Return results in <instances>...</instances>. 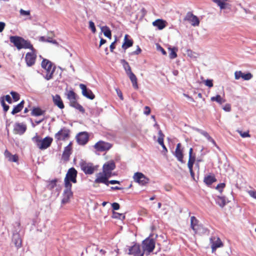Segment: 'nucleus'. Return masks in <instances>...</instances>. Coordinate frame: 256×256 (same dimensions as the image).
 <instances>
[{
    "label": "nucleus",
    "mask_w": 256,
    "mask_h": 256,
    "mask_svg": "<svg viewBox=\"0 0 256 256\" xmlns=\"http://www.w3.org/2000/svg\"><path fill=\"white\" fill-rule=\"evenodd\" d=\"M24 100H22L20 104H17L16 106H15L14 108L11 112L12 114H15L20 112L24 108Z\"/></svg>",
    "instance_id": "nucleus-32"
},
{
    "label": "nucleus",
    "mask_w": 256,
    "mask_h": 256,
    "mask_svg": "<svg viewBox=\"0 0 256 256\" xmlns=\"http://www.w3.org/2000/svg\"><path fill=\"white\" fill-rule=\"evenodd\" d=\"M112 146V144L107 142L100 140L94 146V148L99 152L108 150Z\"/></svg>",
    "instance_id": "nucleus-10"
},
{
    "label": "nucleus",
    "mask_w": 256,
    "mask_h": 256,
    "mask_svg": "<svg viewBox=\"0 0 256 256\" xmlns=\"http://www.w3.org/2000/svg\"><path fill=\"white\" fill-rule=\"evenodd\" d=\"M71 150L68 148H65L62 153V158L65 160H69L70 156L71 154Z\"/></svg>",
    "instance_id": "nucleus-39"
},
{
    "label": "nucleus",
    "mask_w": 256,
    "mask_h": 256,
    "mask_svg": "<svg viewBox=\"0 0 256 256\" xmlns=\"http://www.w3.org/2000/svg\"><path fill=\"white\" fill-rule=\"evenodd\" d=\"M164 136L162 134V130H159L158 138V142L160 145H163V144L164 143Z\"/></svg>",
    "instance_id": "nucleus-42"
},
{
    "label": "nucleus",
    "mask_w": 256,
    "mask_h": 256,
    "mask_svg": "<svg viewBox=\"0 0 256 256\" xmlns=\"http://www.w3.org/2000/svg\"><path fill=\"white\" fill-rule=\"evenodd\" d=\"M200 132L202 135H203L204 136H205L208 141L212 142V144L218 148V146H217L214 140L209 135V134L206 132L201 130Z\"/></svg>",
    "instance_id": "nucleus-37"
},
{
    "label": "nucleus",
    "mask_w": 256,
    "mask_h": 256,
    "mask_svg": "<svg viewBox=\"0 0 256 256\" xmlns=\"http://www.w3.org/2000/svg\"><path fill=\"white\" fill-rule=\"evenodd\" d=\"M161 51V52H162V54H164V55H166V51L161 46H159V48H158Z\"/></svg>",
    "instance_id": "nucleus-63"
},
{
    "label": "nucleus",
    "mask_w": 256,
    "mask_h": 256,
    "mask_svg": "<svg viewBox=\"0 0 256 256\" xmlns=\"http://www.w3.org/2000/svg\"><path fill=\"white\" fill-rule=\"evenodd\" d=\"M238 132L242 138H250V136L249 134L248 131L246 132H242L241 130H238Z\"/></svg>",
    "instance_id": "nucleus-47"
},
{
    "label": "nucleus",
    "mask_w": 256,
    "mask_h": 256,
    "mask_svg": "<svg viewBox=\"0 0 256 256\" xmlns=\"http://www.w3.org/2000/svg\"><path fill=\"white\" fill-rule=\"evenodd\" d=\"M234 78L236 80H238L242 78L244 80H248L252 78V75L250 72L244 74L241 71H236L234 72Z\"/></svg>",
    "instance_id": "nucleus-23"
},
{
    "label": "nucleus",
    "mask_w": 256,
    "mask_h": 256,
    "mask_svg": "<svg viewBox=\"0 0 256 256\" xmlns=\"http://www.w3.org/2000/svg\"><path fill=\"white\" fill-rule=\"evenodd\" d=\"M174 156L178 161H180L182 163L184 162L183 152L182 150L181 149V144L180 143L176 145V147L174 152Z\"/></svg>",
    "instance_id": "nucleus-24"
},
{
    "label": "nucleus",
    "mask_w": 256,
    "mask_h": 256,
    "mask_svg": "<svg viewBox=\"0 0 256 256\" xmlns=\"http://www.w3.org/2000/svg\"><path fill=\"white\" fill-rule=\"evenodd\" d=\"M223 109L226 111V112H230L231 110V106L229 104H226L224 107L223 108Z\"/></svg>",
    "instance_id": "nucleus-57"
},
{
    "label": "nucleus",
    "mask_w": 256,
    "mask_h": 256,
    "mask_svg": "<svg viewBox=\"0 0 256 256\" xmlns=\"http://www.w3.org/2000/svg\"><path fill=\"white\" fill-rule=\"evenodd\" d=\"M104 35L110 39L112 38V32L110 28L107 26H102L101 28Z\"/></svg>",
    "instance_id": "nucleus-38"
},
{
    "label": "nucleus",
    "mask_w": 256,
    "mask_h": 256,
    "mask_svg": "<svg viewBox=\"0 0 256 256\" xmlns=\"http://www.w3.org/2000/svg\"><path fill=\"white\" fill-rule=\"evenodd\" d=\"M57 180L56 179L52 180L49 182L48 185V188L50 190L53 189L56 186Z\"/></svg>",
    "instance_id": "nucleus-44"
},
{
    "label": "nucleus",
    "mask_w": 256,
    "mask_h": 256,
    "mask_svg": "<svg viewBox=\"0 0 256 256\" xmlns=\"http://www.w3.org/2000/svg\"><path fill=\"white\" fill-rule=\"evenodd\" d=\"M134 180L141 186H145L150 182V179L146 177L142 173L136 172L133 176Z\"/></svg>",
    "instance_id": "nucleus-9"
},
{
    "label": "nucleus",
    "mask_w": 256,
    "mask_h": 256,
    "mask_svg": "<svg viewBox=\"0 0 256 256\" xmlns=\"http://www.w3.org/2000/svg\"><path fill=\"white\" fill-rule=\"evenodd\" d=\"M150 113V108L148 106H146L144 107V114L146 115H148Z\"/></svg>",
    "instance_id": "nucleus-56"
},
{
    "label": "nucleus",
    "mask_w": 256,
    "mask_h": 256,
    "mask_svg": "<svg viewBox=\"0 0 256 256\" xmlns=\"http://www.w3.org/2000/svg\"><path fill=\"white\" fill-rule=\"evenodd\" d=\"M4 156L10 162H17L18 161V156L16 154L12 155V154L7 150L4 152Z\"/></svg>",
    "instance_id": "nucleus-30"
},
{
    "label": "nucleus",
    "mask_w": 256,
    "mask_h": 256,
    "mask_svg": "<svg viewBox=\"0 0 256 256\" xmlns=\"http://www.w3.org/2000/svg\"><path fill=\"white\" fill-rule=\"evenodd\" d=\"M166 22L161 19H158L152 22L153 26L158 27L160 30H162L166 26Z\"/></svg>",
    "instance_id": "nucleus-29"
},
{
    "label": "nucleus",
    "mask_w": 256,
    "mask_h": 256,
    "mask_svg": "<svg viewBox=\"0 0 256 256\" xmlns=\"http://www.w3.org/2000/svg\"><path fill=\"white\" fill-rule=\"evenodd\" d=\"M70 137V130L66 128L60 129L54 135L57 141L65 140Z\"/></svg>",
    "instance_id": "nucleus-11"
},
{
    "label": "nucleus",
    "mask_w": 256,
    "mask_h": 256,
    "mask_svg": "<svg viewBox=\"0 0 256 256\" xmlns=\"http://www.w3.org/2000/svg\"><path fill=\"white\" fill-rule=\"evenodd\" d=\"M193 149L192 148H190L189 150V158L188 162V169H191L193 168V165L196 160V156L192 154Z\"/></svg>",
    "instance_id": "nucleus-27"
},
{
    "label": "nucleus",
    "mask_w": 256,
    "mask_h": 256,
    "mask_svg": "<svg viewBox=\"0 0 256 256\" xmlns=\"http://www.w3.org/2000/svg\"><path fill=\"white\" fill-rule=\"evenodd\" d=\"M116 164L113 161L108 162L104 164L102 167V172L110 177L112 171L115 168Z\"/></svg>",
    "instance_id": "nucleus-13"
},
{
    "label": "nucleus",
    "mask_w": 256,
    "mask_h": 256,
    "mask_svg": "<svg viewBox=\"0 0 256 256\" xmlns=\"http://www.w3.org/2000/svg\"><path fill=\"white\" fill-rule=\"evenodd\" d=\"M212 242V252L216 250L217 248L223 246V244L218 237L213 236L210 238Z\"/></svg>",
    "instance_id": "nucleus-22"
},
{
    "label": "nucleus",
    "mask_w": 256,
    "mask_h": 256,
    "mask_svg": "<svg viewBox=\"0 0 256 256\" xmlns=\"http://www.w3.org/2000/svg\"><path fill=\"white\" fill-rule=\"evenodd\" d=\"M128 68L126 70V74L129 77L134 88L136 90H138V78L136 75L132 72L130 66H128Z\"/></svg>",
    "instance_id": "nucleus-15"
},
{
    "label": "nucleus",
    "mask_w": 256,
    "mask_h": 256,
    "mask_svg": "<svg viewBox=\"0 0 256 256\" xmlns=\"http://www.w3.org/2000/svg\"><path fill=\"white\" fill-rule=\"evenodd\" d=\"M10 42L12 43L18 50L29 49L32 48L33 46L30 41L26 40L19 36H11L10 38Z\"/></svg>",
    "instance_id": "nucleus-1"
},
{
    "label": "nucleus",
    "mask_w": 256,
    "mask_h": 256,
    "mask_svg": "<svg viewBox=\"0 0 256 256\" xmlns=\"http://www.w3.org/2000/svg\"><path fill=\"white\" fill-rule=\"evenodd\" d=\"M0 103L3 107L4 111L6 112H7L9 109V106L6 104L4 100V97L1 98Z\"/></svg>",
    "instance_id": "nucleus-46"
},
{
    "label": "nucleus",
    "mask_w": 256,
    "mask_h": 256,
    "mask_svg": "<svg viewBox=\"0 0 256 256\" xmlns=\"http://www.w3.org/2000/svg\"><path fill=\"white\" fill-rule=\"evenodd\" d=\"M194 230V234H200L205 232L206 230L203 228L202 226L198 224L194 227H191Z\"/></svg>",
    "instance_id": "nucleus-33"
},
{
    "label": "nucleus",
    "mask_w": 256,
    "mask_h": 256,
    "mask_svg": "<svg viewBox=\"0 0 256 256\" xmlns=\"http://www.w3.org/2000/svg\"><path fill=\"white\" fill-rule=\"evenodd\" d=\"M80 164L82 170L86 174H92L98 169V166H95L90 162L82 161Z\"/></svg>",
    "instance_id": "nucleus-8"
},
{
    "label": "nucleus",
    "mask_w": 256,
    "mask_h": 256,
    "mask_svg": "<svg viewBox=\"0 0 256 256\" xmlns=\"http://www.w3.org/2000/svg\"><path fill=\"white\" fill-rule=\"evenodd\" d=\"M20 13L22 16H30V10H24L22 9H20Z\"/></svg>",
    "instance_id": "nucleus-51"
},
{
    "label": "nucleus",
    "mask_w": 256,
    "mask_h": 256,
    "mask_svg": "<svg viewBox=\"0 0 256 256\" xmlns=\"http://www.w3.org/2000/svg\"><path fill=\"white\" fill-rule=\"evenodd\" d=\"M89 28L91 29L92 32L94 33L96 32V28L95 27L94 24L92 21L89 22Z\"/></svg>",
    "instance_id": "nucleus-49"
},
{
    "label": "nucleus",
    "mask_w": 256,
    "mask_h": 256,
    "mask_svg": "<svg viewBox=\"0 0 256 256\" xmlns=\"http://www.w3.org/2000/svg\"><path fill=\"white\" fill-rule=\"evenodd\" d=\"M112 206L114 210H118L120 207V204L117 202L112 203Z\"/></svg>",
    "instance_id": "nucleus-54"
},
{
    "label": "nucleus",
    "mask_w": 256,
    "mask_h": 256,
    "mask_svg": "<svg viewBox=\"0 0 256 256\" xmlns=\"http://www.w3.org/2000/svg\"><path fill=\"white\" fill-rule=\"evenodd\" d=\"M116 42V40L113 42H112L111 44L110 45V50L111 52H114V49L115 48V43Z\"/></svg>",
    "instance_id": "nucleus-59"
},
{
    "label": "nucleus",
    "mask_w": 256,
    "mask_h": 256,
    "mask_svg": "<svg viewBox=\"0 0 256 256\" xmlns=\"http://www.w3.org/2000/svg\"><path fill=\"white\" fill-rule=\"evenodd\" d=\"M141 52H142V50H141L140 48L139 47V46H138L136 50L130 53V54H132V55H134V54L137 55V54H140Z\"/></svg>",
    "instance_id": "nucleus-55"
},
{
    "label": "nucleus",
    "mask_w": 256,
    "mask_h": 256,
    "mask_svg": "<svg viewBox=\"0 0 256 256\" xmlns=\"http://www.w3.org/2000/svg\"><path fill=\"white\" fill-rule=\"evenodd\" d=\"M216 180L214 176L208 175L204 178V182L208 186L211 185L212 183L216 182Z\"/></svg>",
    "instance_id": "nucleus-35"
},
{
    "label": "nucleus",
    "mask_w": 256,
    "mask_h": 256,
    "mask_svg": "<svg viewBox=\"0 0 256 256\" xmlns=\"http://www.w3.org/2000/svg\"><path fill=\"white\" fill-rule=\"evenodd\" d=\"M78 172L74 168L68 169L64 179V186H72L70 182L76 183V176Z\"/></svg>",
    "instance_id": "nucleus-4"
},
{
    "label": "nucleus",
    "mask_w": 256,
    "mask_h": 256,
    "mask_svg": "<svg viewBox=\"0 0 256 256\" xmlns=\"http://www.w3.org/2000/svg\"><path fill=\"white\" fill-rule=\"evenodd\" d=\"M248 192L251 197L256 199V190H250Z\"/></svg>",
    "instance_id": "nucleus-52"
},
{
    "label": "nucleus",
    "mask_w": 256,
    "mask_h": 256,
    "mask_svg": "<svg viewBox=\"0 0 256 256\" xmlns=\"http://www.w3.org/2000/svg\"><path fill=\"white\" fill-rule=\"evenodd\" d=\"M120 183V182L118 180H108L107 186H108L110 184H119Z\"/></svg>",
    "instance_id": "nucleus-58"
},
{
    "label": "nucleus",
    "mask_w": 256,
    "mask_h": 256,
    "mask_svg": "<svg viewBox=\"0 0 256 256\" xmlns=\"http://www.w3.org/2000/svg\"><path fill=\"white\" fill-rule=\"evenodd\" d=\"M96 178L94 181V184H104L106 185H108V178H110L109 176L106 175L103 172H99L96 175Z\"/></svg>",
    "instance_id": "nucleus-19"
},
{
    "label": "nucleus",
    "mask_w": 256,
    "mask_h": 256,
    "mask_svg": "<svg viewBox=\"0 0 256 256\" xmlns=\"http://www.w3.org/2000/svg\"><path fill=\"white\" fill-rule=\"evenodd\" d=\"M198 220L194 216L190 217V228L196 226L198 224Z\"/></svg>",
    "instance_id": "nucleus-43"
},
{
    "label": "nucleus",
    "mask_w": 256,
    "mask_h": 256,
    "mask_svg": "<svg viewBox=\"0 0 256 256\" xmlns=\"http://www.w3.org/2000/svg\"><path fill=\"white\" fill-rule=\"evenodd\" d=\"M168 50L170 52L169 56L170 59H174L177 57L178 48L176 47L169 48Z\"/></svg>",
    "instance_id": "nucleus-36"
},
{
    "label": "nucleus",
    "mask_w": 256,
    "mask_h": 256,
    "mask_svg": "<svg viewBox=\"0 0 256 256\" xmlns=\"http://www.w3.org/2000/svg\"><path fill=\"white\" fill-rule=\"evenodd\" d=\"M52 101L54 105L56 106L60 109H63L64 108L63 102L58 94L52 96Z\"/></svg>",
    "instance_id": "nucleus-26"
},
{
    "label": "nucleus",
    "mask_w": 256,
    "mask_h": 256,
    "mask_svg": "<svg viewBox=\"0 0 256 256\" xmlns=\"http://www.w3.org/2000/svg\"><path fill=\"white\" fill-rule=\"evenodd\" d=\"M29 49L31 51L26 54L24 59L27 66L30 67L35 64L37 55L36 50L33 46L32 48H30Z\"/></svg>",
    "instance_id": "nucleus-7"
},
{
    "label": "nucleus",
    "mask_w": 256,
    "mask_h": 256,
    "mask_svg": "<svg viewBox=\"0 0 256 256\" xmlns=\"http://www.w3.org/2000/svg\"><path fill=\"white\" fill-rule=\"evenodd\" d=\"M32 142L40 150H44L48 148L52 144L53 139L50 136H46L42 139L37 134L32 138Z\"/></svg>",
    "instance_id": "nucleus-2"
},
{
    "label": "nucleus",
    "mask_w": 256,
    "mask_h": 256,
    "mask_svg": "<svg viewBox=\"0 0 256 256\" xmlns=\"http://www.w3.org/2000/svg\"><path fill=\"white\" fill-rule=\"evenodd\" d=\"M89 138L88 133L85 132H80L76 136V139L78 143L80 145L86 144Z\"/></svg>",
    "instance_id": "nucleus-16"
},
{
    "label": "nucleus",
    "mask_w": 256,
    "mask_h": 256,
    "mask_svg": "<svg viewBox=\"0 0 256 256\" xmlns=\"http://www.w3.org/2000/svg\"><path fill=\"white\" fill-rule=\"evenodd\" d=\"M216 203L221 208H223L226 204V199L224 196H216L215 198Z\"/></svg>",
    "instance_id": "nucleus-34"
},
{
    "label": "nucleus",
    "mask_w": 256,
    "mask_h": 256,
    "mask_svg": "<svg viewBox=\"0 0 256 256\" xmlns=\"http://www.w3.org/2000/svg\"><path fill=\"white\" fill-rule=\"evenodd\" d=\"M121 62L123 64V66L126 72V70L128 69V66H130L128 63L124 60H121Z\"/></svg>",
    "instance_id": "nucleus-53"
},
{
    "label": "nucleus",
    "mask_w": 256,
    "mask_h": 256,
    "mask_svg": "<svg viewBox=\"0 0 256 256\" xmlns=\"http://www.w3.org/2000/svg\"><path fill=\"white\" fill-rule=\"evenodd\" d=\"M67 98L70 100V106L75 108L82 113L85 112L84 108L77 101L76 94L73 90H70L66 94Z\"/></svg>",
    "instance_id": "nucleus-3"
},
{
    "label": "nucleus",
    "mask_w": 256,
    "mask_h": 256,
    "mask_svg": "<svg viewBox=\"0 0 256 256\" xmlns=\"http://www.w3.org/2000/svg\"><path fill=\"white\" fill-rule=\"evenodd\" d=\"M112 218H118L122 220L125 219V216L123 214H120L114 212L112 213Z\"/></svg>",
    "instance_id": "nucleus-41"
},
{
    "label": "nucleus",
    "mask_w": 256,
    "mask_h": 256,
    "mask_svg": "<svg viewBox=\"0 0 256 256\" xmlns=\"http://www.w3.org/2000/svg\"><path fill=\"white\" fill-rule=\"evenodd\" d=\"M26 128L27 127L26 124L17 122L14 126L13 132L16 134L22 135L25 132Z\"/></svg>",
    "instance_id": "nucleus-18"
},
{
    "label": "nucleus",
    "mask_w": 256,
    "mask_h": 256,
    "mask_svg": "<svg viewBox=\"0 0 256 256\" xmlns=\"http://www.w3.org/2000/svg\"><path fill=\"white\" fill-rule=\"evenodd\" d=\"M116 92H117V94H118V96H119V98H120V99L121 100H123L124 98H123V96H122V92L119 90H116Z\"/></svg>",
    "instance_id": "nucleus-60"
},
{
    "label": "nucleus",
    "mask_w": 256,
    "mask_h": 256,
    "mask_svg": "<svg viewBox=\"0 0 256 256\" xmlns=\"http://www.w3.org/2000/svg\"><path fill=\"white\" fill-rule=\"evenodd\" d=\"M6 24L4 22H0V32H2Z\"/></svg>",
    "instance_id": "nucleus-62"
},
{
    "label": "nucleus",
    "mask_w": 256,
    "mask_h": 256,
    "mask_svg": "<svg viewBox=\"0 0 256 256\" xmlns=\"http://www.w3.org/2000/svg\"><path fill=\"white\" fill-rule=\"evenodd\" d=\"M6 100L9 104H12V100L10 96L9 95H6L5 96Z\"/></svg>",
    "instance_id": "nucleus-61"
},
{
    "label": "nucleus",
    "mask_w": 256,
    "mask_h": 256,
    "mask_svg": "<svg viewBox=\"0 0 256 256\" xmlns=\"http://www.w3.org/2000/svg\"><path fill=\"white\" fill-rule=\"evenodd\" d=\"M155 241L152 238H148L142 242V248L144 254L149 255L155 248Z\"/></svg>",
    "instance_id": "nucleus-6"
},
{
    "label": "nucleus",
    "mask_w": 256,
    "mask_h": 256,
    "mask_svg": "<svg viewBox=\"0 0 256 256\" xmlns=\"http://www.w3.org/2000/svg\"><path fill=\"white\" fill-rule=\"evenodd\" d=\"M204 84L206 86H208L209 88H212L213 86V80H206L204 82Z\"/></svg>",
    "instance_id": "nucleus-50"
},
{
    "label": "nucleus",
    "mask_w": 256,
    "mask_h": 256,
    "mask_svg": "<svg viewBox=\"0 0 256 256\" xmlns=\"http://www.w3.org/2000/svg\"><path fill=\"white\" fill-rule=\"evenodd\" d=\"M42 67L46 70V75L45 78L50 80L52 78L53 74L54 72V67L52 68V62L46 58H44L41 64Z\"/></svg>",
    "instance_id": "nucleus-5"
},
{
    "label": "nucleus",
    "mask_w": 256,
    "mask_h": 256,
    "mask_svg": "<svg viewBox=\"0 0 256 256\" xmlns=\"http://www.w3.org/2000/svg\"><path fill=\"white\" fill-rule=\"evenodd\" d=\"M10 94L14 102L18 101L20 98V94L16 92L12 91L10 92Z\"/></svg>",
    "instance_id": "nucleus-45"
},
{
    "label": "nucleus",
    "mask_w": 256,
    "mask_h": 256,
    "mask_svg": "<svg viewBox=\"0 0 256 256\" xmlns=\"http://www.w3.org/2000/svg\"><path fill=\"white\" fill-rule=\"evenodd\" d=\"M184 20L190 22L191 24L194 26H198L200 24L198 18L190 12H187Z\"/></svg>",
    "instance_id": "nucleus-12"
},
{
    "label": "nucleus",
    "mask_w": 256,
    "mask_h": 256,
    "mask_svg": "<svg viewBox=\"0 0 256 256\" xmlns=\"http://www.w3.org/2000/svg\"><path fill=\"white\" fill-rule=\"evenodd\" d=\"M212 102H216L218 103L222 104L225 102V100H224L220 95H216V96H212L210 98Z\"/></svg>",
    "instance_id": "nucleus-40"
},
{
    "label": "nucleus",
    "mask_w": 256,
    "mask_h": 256,
    "mask_svg": "<svg viewBox=\"0 0 256 256\" xmlns=\"http://www.w3.org/2000/svg\"><path fill=\"white\" fill-rule=\"evenodd\" d=\"M12 242L17 249H19L22 246V239L18 234H14L12 238Z\"/></svg>",
    "instance_id": "nucleus-25"
},
{
    "label": "nucleus",
    "mask_w": 256,
    "mask_h": 256,
    "mask_svg": "<svg viewBox=\"0 0 256 256\" xmlns=\"http://www.w3.org/2000/svg\"><path fill=\"white\" fill-rule=\"evenodd\" d=\"M129 254H132L134 256H144V252L140 250V246L138 244H134L128 249Z\"/></svg>",
    "instance_id": "nucleus-14"
},
{
    "label": "nucleus",
    "mask_w": 256,
    "mask_h": 256,
    "mask_svg": "<svg viewBox=\"0 0 256 256\" xmlns=\"http://www.w3.org/2000/svg\"><path fill=\"white\" fill-rule=\"evenodd\" d=\"M72 186H64L65 189L63 194V198L62 200V204H66L69 202L70 199L72 196L73 193L72 191Z\"/></svg>",
    "instance_id": "nucleus-17"
},
{
    "label": "nucleus",
    "mask_w": 256,
    "mask_h": 256,
    "mask_svg": "<svg viewBox=\"0 0 256 256\" xmlns=\"http://www.w3.org/2000/svg\"><path fill=\"white\" fill-rule=\"evenodd\" d=\"M216 3L221 10L228 8L230 10L232 5L228 3L229 0H212Z\"/></svg>",
    "instance_id": "nucleus-21"
},
{
    "label": "nucleus",
    "mask_w": 256,
    "mask_h": 256,
    "mask_svg": "<svg viewBox=\"0 0 256 256\" xmlns=\"http://www.w3.org/2000/svg\"><path fill=\"white\" fill-rule=\"evenodd\" d=\"M226 186V184L224 183H220L217 185L216 187V189L219 190L220 192H222V190Z\"/></svg>",
    "instance_id": "nucleus-48"
},
{
    "label": "nucleus",
    "mask_w": 256,
    "mask_h": 256,
    "mask_svg": "<svg viewBox=\"0 0 256 256\" xmlns=\"http://www.w3.org/2000/svg\"><path fill=\"white\" fill-rule=\"evenodd\" d=\"M128 34H126L124 38V42L122 45V48L126 50L128 48L132 46L133 44V40H129Z\"/></svg>",
    "instance_id": "nucleus-28"
},
{
    "label": "nucleus",
    "mask_w": 256,
    "mask_h": 256,
    "mask_svg": "<svg viewBox=\"0 0 256 256\" xmlns=\"http://www.w3.org/2000/svg\"><path fill=\"white\" fill-rule=\"evenodd\" d=\"M106 40H104L103 38H101L100 40V46H102V44H104L106 42Z\"/></svg>",
    "instance_id": "nucleus-64"
},
{
    "label": "nucleus",
    "mask_w": 256,
    "mask_h": 256,
    "mask_svg": "<svg viewBox=\"0 0 256 256\" xmlns=\"http://www.w3.org/2000/svg\"><path fill=\"white\" fill-rule=\"evenodd\" d=\"M46 112V110H42L39 107H34L32 111L31 115L33 116H38L44 115Z\"/></svg>",
    "instance_id": "nucleus-31"
},
{
    "label": "nucleus",
    "mask_w": 256,
    "mask_h": 256,
    "mask_svg": "<svg viewBox=\"0 0 256 256\" xmlns=\"http://www.w3.org/2000/svg\"><path fill=\"white\" fill-rule=\"evenodd\" d=\"M80 88L82 90V94L84 96L90 100H94V98L95 95L90 90L86 88L85 84H80Z\"/></svg>",
    "instance_id": "nucleus-20"
}]
</instances>
